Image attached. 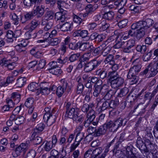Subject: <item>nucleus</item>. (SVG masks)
Returning a JSON list of instances; mask_svg holds the SVG:
<instances>
[{
    "label": "nucleus",
    "mask_w": 158,
    "mask_h": 158,
    "mask_svg": "<svg viewBox=\"0 0 158 158\" xmlns=\"http://www.w3.org/2000/svg\"><path fill=\"white\" fill-rule=\"evenodd\" d=\"M134 66L130 69L137 74L140 71L142 67L141 62L139 61V58L135 59L133 62Z\"/></svg>",
    "instance_id": "12"
},
{
    "label": "nucleus",
    "mask_w": 158,
    "mask_h": 158,
    "mask_svg": "<svg viewBox=\"0 0 158 158\" xmlns=\"http://www.w3.org/2000/svg\"><path fill=\"white\" fill-rule=\"evenodd\" d=\"M50 118H51V120L52 119H54L53 122H54L56 121V118L55 116H54L53 117L52 113H51L50 112L46 113L44 115L43 117L44 121L47 122Z\"/></svg>",
    "instance_id": "41"
},
{
    "label": "nucleus",
    "mask_w": 158,
    "mask_h": 158,
    "mask_svg": "<svg viewBox=\"0 0 158 158\" xmlns=\"http://www.w3.org/2000/svg\"><path fill=\"white\" fill-rule=\"evenodd\" d=\"M123 52L126 53H131L133 51V49L131 48V47L128 46V45L126 44L122 48Z\"/></svg>",
    "instance_id": "61"
},
{
    "label": "nucleus",
    "mask_w": 158,
    "mask_h": 158,
    "mask_svg": "<svg viewBox=\"0 0 158 158\" xmlns=\"http://www.w3.org/2000/svg\"><path fill=\"white\" fill-rule=\"evenodd\" d=\"M46 64V60L44 59H40L39 61V63L37 64L35 69H34V70L39 71L40 69L43 68L45 65Z\"/></svg>",
    "instance_id": "43"
},
{
    "label": "nucleus",
    "mask_w": 158,
    "mask_h": 158,
    "mask_svg": "<svg viewBox=\"0 0 158 158\" xmlns=\"http://www.w3.org/2000/svg\"><path fill=\"white\" fill-rule=\"evenodd\" d=\"M34 16H36L37 18L41 17L44 14L45 10L42 6H38L32 10Z\"/></svg>",
    "instance_id": "14"
},
{
    "label": "nucleus",
    "mask_w": 158,
    "mask_h": 158,
    "mask_svg": "<svg viewBox=\"0 0 158 158\" xmlns=\"http://www.w3.org/2000/svg\"><path fill=\"white\" fill-rule=\"evenodd\" d=\"M155 95L154 94H153V92L152 93L149 92H145V94L143 95V98H144V101L146 100H149V102H150Z\"/></svg>",
    "instance_id": "44"
},
{
    "label": "nucleus",
    "mask_w": 158,
    "mask_h": 158,
    "mask_svg": "<svg viewBox=\"0 0 158 158\" xmlns=\"http://www.w3.org/2000/svg\"><path fill=\"white\" fill-rule=\"evenodd\" d=\"M137 73L130 69L127 76V77L131 82V84L137 83L139 80L138 77L137 76Z\"/></svg>",
    "instance_id": "10"
},
{
    "label": "nucleus",
    "mask_w": 158,
    "mask_h": 158,
    "mask_svg": "<svg viewBox=\"0 0 158 158\" xmlns=\"http://www.w3.org/2000/svg\"><path fill=\"white\" fill-rule=\"evenodd\" d=\"M139 98L138 97H137V95L135 94H132L130 93L127 96L126 101H129V102H132V101H134L135 100Z\"/></svg>",
    "instance_id": "55"
},
{
    "label": "nucleus",
    "mask_w": 158,
    "mask_h": 158,
    "mask_svg": "<svg viewBox=\"0 0 158 158\" xmlns=\"http://www.w3.org/2000/svg\"><path fill=\"white\" fill-rule=\"evenodd\" d=\"M128 22L127 19H124L119 21L118 23V25L120 28H123L125 27Z\"/></svg>",
    "instance_id": "57"
},
{
    "label": "nucleus",
    "mask_w": 158,
    "mask_h": 158,
    "mask_svg": "<svg viewBox=\"0 0 158 158\" xmlns=\"http://www.w3.org/2000/svg\"><path fill=\"white\" fill-rule=\"evenodd\" d=\"M119 100L120 99L117 97H116L114 100H109L110 108H112L113 109H116L119 104Z\"/></svg>",
    "instance_id": "29"
},
{
    "label": "nucleus",
    "mask_w": 158,
    "mask_h": 158,
    "mask_svg": "<svg viewBox=\"0 0 158 158\" xmlns=\"http://www.w3.org/2000/svg\"><path fill=\"white\" fill-rule=\"evenodd\" d=\"M80 112L79 109L77 108H68L66 110L65 116L72 119L74 121H76L78 118Z\"/></svg>",
    "instance_id": "4"
},
{
    "label": "nucleus",
    "mask_w": 158,
    "mask_h": 158,
    "mask_svg": "<svg viewBox=\"0 0 158 158\" xmlns=\"http://www.w3.org/2000/svg\"><path fill=\"white\" fill-rule=\"evenodd\" d=\"M137 24V22L136 23H133L132 24L131 26V29L129 30L128 32V35L129 36H136V31H135V30L137 29V28H133V27H133L134 25V27H135V26Z\"/></svg>",
    "instance_id": "45"
},
{
    "label": "nucleus",
    "mask_w": 158,
    "mask_h": 158,
    "mask_svg": "<svg viewBox=\"0 0 158 158\" xmlns=\"http://www.w3.org/2000/svg\"><path fill=\"white\" fill-rule=\"evenodd\" d=\"M119 75L117 71H109L108 73L107 81L108 83L110 84L117 77H118Z\"/></svg>",
    "instance_id": "17"
},
{
    "label": "nucleus",
    "mask_w": 158,
    "mask_h": 158,
    "mask_svg": "<svg viewBox=\"0 0 158 158\" xmlns=\"http://www.w3.org/2000/svg\"><path fill=\"white\" fill-rule=\"evenodd\" d=\"M80 134V132H79L77 134L75 139V142H77V143H76V142H75L71 145L70 147L71 151H74L75 149L80 144V142L83 139V137H81L80 138V139H78L79 138L78 136Z\"/></svg>",
    "instance_id": "23"
},
{
    "label": "nucleus",
    "mask_w": 158,
    "mask_h": 158,
    "mask_svg": "<svg viewBox=\"0 0 158 158\" xmlns=\"http://www.w3.org/2000/svg\"><path fill=\"white\" fill-rule=\"evenodd\" d=\"M29 143V141H28L26 142V143H21L19 146L16 148L15 152H12L13 156L14 157H16L20 155L21 152L25 153L27 149Z\"/></svg>",
    "instance_id": "5"
},
{
    "label": "nucleus",
    "mask_w": 158,
    "mask_h": 158,
    "mask_svg": "<svg viewBox=\"0 0 158 158\" xmlns=\"http://www.w3.org/2000/svg\"><path fill=\"white\" fill-rule=\"evenodd\" d=\"M95 89L94 92H93V95L95 97H98L100 93H104V89L105 88H103L102 87H99L94 86Z\"/></svg>",
    "instance_id": "42"
},
{
    "label": "nucleus",
    "mask_w": 158,
    "mask_h": 158,
    "mask_svg": "<svg viewBox=\"0 0 158 158\" xmlns=\"http://www.w3.org/2000/svg\"><path fill=\"white\" fill-rule=\"evenodd\" d=\"M141 6H135V5H132L129 7L131 12L132 14H138L140 12L141 9Z\"/></svg>",
    "instance_id": "37"
},
{
    "label": "nucleus",
    "mask_w": 158,
    "mask_h": 158,
    "mask_svg": "<svg viewBox=\"0 0 158 158\" xmlns=\"http://www.w3.org/2000/svg\"><path fill=\"white\" fill-rule=\"evenodd\" d=\"M60 42V40H59L57 38H52L50 40V41L49 42V45L52 46L57 45Z\"/></svg>",
    "instance_id": "63"
},
{
    "label": "nucleus",
    "mask_w": 158,
    "mask_h": 158,
    "mask_svg": "<svg viewBox=\"0 0 158 158\" xmlns=\"http://www.w3.org/2000/svg\"><path fill=\"white\" fill-rule=\"evenodd\" d=\"M89 60V58L88 57L84 56V55L82 56H80L79 61L84 64V67L86 63H88Z\"/></svg>",
    "instance_id": "58"
},
{
    "label": "nucleus",
    "mask_w": 158,
    "mask_h": 158,
    "mask_svg": "<svg viewBox=\"0 0 158 158\" xmlns=\"http://www.w3.org/2000/svg\"><path fill=\"white\" fill-rule=\"evenodd\" d=\"M102 152V148L101 147H99L93 150L94 158H105L106 154L101 153Z\"/></svg>",
    "instance_id": "18"
},
{
    "label": "nucleus",
    "mask_w": 158,
    "mask_h": 158,
    "mask_svg": "<svg viewBox=\"0 0 158 158\" xmlns=\"http://www.w3.org/2000/svg\"><path fill=\"white\" fill-rule=\"evenodd\" d=\"M34 100L33 98H28L25 101V105L27 107L33 106Z\"/></svg>",
    "instance_id": "50"
},
{
    "label": "nucleus",
    "mask_w": 158,
    "mask_h": 158,
    "mask_svg": "<svg viewBox=\"0 0 158 158\" xmlns=\"http://www.w3.org/2000/svg\"><path fill=\"white\" fill-rule=\"evenodd\" d=\"M149 22H146L143 19V20L137 22V24L135 27L133 26V28H137V32L136 33V37L137 40H139L143 38L147 33H149L150 30L148 29Z\"/></svg>",
    "instance_id": "1"
},
{
    "label": "nucleus",
    "mask_w": 158,
    "mask_h": 158,
    "mask_svg": "<svg viewBox=\"0 0 158 158\" xmlns=\"http://www.w3.org/2000/svg\"><path fill=\"white\" fill-rule=\"evenodd\" d=\"M72 24L69 22H66L62 25H59L57 28L62 31H70L72 30Z\"/></svg>",
    "instance_id": "19"
},
{
    "label": "nucleus",
    "mask_w": 158,
    "mask_h": 158,
    "mask_svg": "<svg viewBox=\"0 0 158 158\" xmlns=\"http://www.w3.org/2000/svg\"><path fill=\"white\" fill-rule=\"evenodd\" d=\"M65 91V89L59 86L56 88V93L58 97L59 98L61 97Z\"/></svg>",
    "instance_id": "56"
},
{
    "label": "nucleus",
    "mask_w": 158,
    "mask_h": 158,
    "mask_svg": "<svg viewBox=\"0 0 158 158\" xmlns=\"http://www.w3.org/2000/svg\"><path fill=\"white\" fill-rule=\"evenodd\" d=\"M106 36L103 34H99L96 32L93 33L90 35L89 39L91 40H94L95 43L99 44L104 41L106 39Z\"/></svg>",
    "instance_id": "6"
},
{
    "label": "nucleus",
    "mask_w": 158,
    "mask_h": 158,
    "mask_svg": "<svg viewBox=\"0 0 158 158\" xmlns=\"http://www.w3.org/2000/svg\"><path fill=\"white\" fill-rule=\"evenodd\" d=\"M27 81V79L25 77H19L17 79L15 85L17 87L21 88L26 84Z\"/></svg>",
    "instance_id": "25"
},
{
    "label": "nucleus",
    "mask_w": 158,
    "mask_h": 158,
    "mask_svg": "<svg viewBox=\"0 0 158 158\" xmlns=\"http://www.w3.org/2000/svg\"><path fill=\"white\" fill-rule=\"evenodd\" d=\"M109 100H105L103 102L101 106L100 107V111H104L105 110L109 109L110 108V106Z\"/></svg>",
    "instance_id": "39"
},
{
    "label": "nucleus",
    "mask_w": 158,
    "mask_h": 158,
    "mask_svg": "<svg viewBox=\"0 0 158 158\" xmlns=\"http://www.w3.org/2000/svg\"><path fill=\"white\" fill-rule=\"evenodd\" d=\"M2 65L5 67L7 68L9 70H13L16 66L15 62H11L10 60H6V58H3L1 60Z\"/></svg>",
    "instance_id": "13"
},
{
    "label": "nucleus",
    "mask_w": 158,
    "mask_h": 158,
    "mask_svg": "<svg viewBox=\"0 0 158 158\" xmlns=\"http://www.w3.org/2000/svg\"><path fill=\"white\" fill-rule=\"evenodd\" d=\"M60 86L66 90L67 93H69L71 90V87L68 85V81L65 78L61 79L60 80Z\"/></svg>",
    "instance_id": "20"
},
{
    "label": "nucleus",
    "mask_w": 158,
    "mask_h": 158,
    "mask_svg": "<svg viewBox=\"0 0 158 158\" xmlns=\"http://www.w3.org/2000/svg\"><path fill=\"white\" fill-rule=\"evenodd\" d=\"M149 69V76L153 77L155 76L158 73V68L154 64L151 66L148 65Z\"/></svg>",
    "instance_id": "26"
},
{
    "label": "nucleus",
    "mask_w": 158,
    "mask_h": 158,
    "mask_svg": "<svg viewBox=\"0 0 158 158\" xmlns=\"http://www.w3.org/2000/svg\"><path fill=\"white\" fill-rule=\"evenodd\" d=\"M93 150L89 149L85 153L84 157L85 158H94Z\"/></svg>",
    "instance_id": "64"
},
{
    "label": "nucleus",
    "mask_w": 158,
    "mask_h": 158,
    "mask_svg": "<svg viewBox=\"0 0 158 158\" xmlns=\"http://www.w3.org/2000/svg\"><path fill=\"white\" fill-rule=\"evenodd\" d=\"M144 20L145 23L147 22H149L148 24H149L148 26V29L151 27H152L153 28H154L155 30V31H156L157 29L158 28V21L155 22L154 20L151 19L147 18L146 19H144Z\"/></svg>",
    "instance_id": "24"
},
{
    "label": "nucleus",
    "mask_w": 158,
    "mask_h": 158,
    "mask_svg": "<svg viewBox=\"0 0 158 158\" xmlns=\"http://www.w3.org/2000/svg\"><path fill=\"white\" fill-rule=\"evenodd\" d=\"M114 56L112 54L108 55L105 58L104 62L105 63H109L110 64H112L114 63L113 60Z\"/></svg>",
    "instance_id": "52"
},
{
    "label": "nucleus",
    "mask_w": 158,
    "mask_h": 158,
    "mask_svg": "<svg viewBox=\"0 0 158 158\" xmlns=\"http://www.w3.org/2000/svg\"><path fill=\"white\" fill-rule=\"evenodd\" d=\"M124 79L119 77L116 78V79L111 83L110 85L112 88H114L115 87H119L122 85L124 83Z\"/></svg>",
    "instance_id": "15"
},
{
    "label": "nucleus",
    "mask_w": 158,
    "mask_h": 158,
    "mask_svg": "<svg viewBox=\"0 0 158 158\" xmlns=\"http://www.w3.org/2000/svg\"><path fill=\"white\" fill-rule=\"evenodd\" d=\"M33 12L31 11V12H27L24 14L23 16L20 15V19L22 23H23L27 21L30 20L35 17Z\"/></svg>",
    "instance_id": "16"
},
{
    "label": "nucleus",
    "mask_w": 158,
    "mask_h": 158,
    "mask_svg": "<svg viewBox=\"0 0 158 158\" xmlns=\"http://www.w3.org/2000/svg\"><path fill=\"white\" fill-rule=\"evenodd\" d=\"M91 44L88 42L82 43L80 41L79 49L81 51H86L88 52Z\"/></svg>",
    "instance_id": "28"
},
{
    "label": "nucleus",
    "mask_w": 158,
    "mask_h": 158,
    "mask_svg": "<svg viewBox=\"0 0 158 158\" xmlns=\"http://www.w3.org/2000/svg\"><path fill=\"white\" fill-rule=\"evenodd\" d=\"M80 56L79 53L73 54L69 55V60L70 63H74L78 61Z\"/></svg>",
    "instance_id": "32"
},
{
    "label": "nucleus",
    "mask_w": 158,
    "mask_h": 158,
    "mask_svg": "<svg viewBox=\"0 0 158 158\" xmlns=\"http://www.w3.org/2000/svg\"><path fill=\"white\" fill-rule=\"evenodd\" d=\"M135 48L137 52H140L141 54L144 53L146 51L147 49L146 45H138L135 47Z\"/></svg>",
    "instance_id": "47"
},
{
    "label": "nucleus",
    "mask_w": 158,
    "mask_h": 158,
    "mask_svg": "<svg viewBox=\"0 0 158 158\" xmlns=\"http://www.w3.org/2000/svg\"><path fill=\"white\" fill-rule=\"evenodd\" d=\"M43 129H34V131L32 134L31 140L35 144L37 145L40 144L42 142L43 139L42 137L37 136H36L37 134L41 132Z\"/></svg>",
    "instance_id": "7"
},
{
    "label": "nucleus",
    "mask_w": 158,
    "mask_h": 158,
    "mask_svg": "<svg viewBox=\"0 0 158 158\" xmlns=\"http://www.w3.org/2000/svg\"><path fill=\"white\" fill-rule=\"evenodd\" d=\"M153 53V50H148L147 52L144 53L143 56V60L144 61H148L149 60L152 56Z\"/></svg>",
    "instance_id": "34"
},
{
    "label": "nucleus",
    "mask_w": 158,
    "mask_h": 158,
    "mask_svg": "<svg viewBox=\"0 0 158 158\" xmlns=\"http://www.w3.org/2000/svg\"><path fill=\"white\" fill-rule=\"evenodd\" d=\"M102 62V60H97V58H95L86 63L84 67V70L86 73L89 72L96 69Z\"/></svg>",
    "instance_id": "3"
},
{
    "label": "nucleus",
    "mask_w": 158,
    "mask_h": 158,
    "mask_svg": "<svg viewBox=\"0 0 158 158\" xmlns=\"http://www.w3.org/2000/svg\"><path fill=\"white\" fill-rule=\"evenodd\" d=\"M46 143L44 146V150L46 152L49 151L52 148L53 145L51 141H45Z\"/></svg>",
    "instance_id": "54"
},
{
    "label": "nucleus",
    "mask_w": 158,
    "mask_h": 158,
    "mask_svg": "<svg viewBox=\"0 0 158 158\" xmlns=\"http://www.w3.org/2000/svg\"><path fill=\"white\" fill-rule=\"evenodd\" d=\"M108 72L105 69H99L96 72V74L99 76V77L102 79L105 78L107 79Z\"/></svg>",
    "instance_id": "21"
},
{
    "label": "nucleus",
    "mask_w": 158,
    "mask_h": 158,
    "mask_svg": "<svg viewBox=\"0 0 158 158\" xmlns=\"http://www.w3.org/2000/svg\"><path fill=\"white\" fill-rule=\"evenodd\" d=\"M37 42L40 43V45L43 48H45L49 45V42L47 39L39 40Z\"/></svg>",
    "instance_id": "62"
},
{
    "label": "nucleus",
    "mask_w": 158,
    "mask_h": 158,
    "mask_svg": "<svg viewBox=\"0 0 158 158\" xmlns=\"http://www.w3.org/2000/svg\"><path fill=\"white\" fill-rule=\"evenodd\" d=\"M115 14L114 12L110 11L107 12L105 13L103 15V18L108 20L112 21L114 19Z\"/></svg>",
    "instance_id": "27"
},
{
    "label": "nucleus",
    "mask_w": 158,
    "mask_h": 158,
    "mask_svg": "<svg viewBox=\"0 0 158 158\" xmlns=\"http://www.w3.org/2000/svg\"><path fill=\"white\" fill-rule=\"evenodd\" d=\"M15 79L13 76H10L7 77L6 81H2V86H6L10 83H12L13 81H14Z\"/></svg>",
    "instance_id": "48"
},
{
    "label": "nucleus",
    "mask_w": 158,
    "mask_h": 158,
    "mask_svg": "<svg viewBox=\"0 0 158 158\" xmlns=\"http://www.w3.org/2000/svg\"><path fill=\"white\" fill-rule=\"evenodd\" d=\"M96 130L95 132L93 135L95 136H98L104 134L106 131V129H99Z\"/></svg>",
    "instance_id": "59"
},
{
    "label": "nucleus",
    "mask_w": 158,
    "mask_h": 158,
    "mask_svg": "<svg viewBox=\"0 0 158 158\" xmlns=\"http://www.w3.org/2000/svg\"><path fill=\"white\" fill-rule=\"evenodd\" d=\"M124 120L121 118L116 120L115 121L111 120L107 121L105 123L102 125V126L104 128H110L114 127L115 128H118L122 126H124L126 123V121H125L124 124H123V122Z\"/></svg>",
    "instance_id": "2"
},
{
    "label": "nucleus",
    "mask_w": 158,
    "mask_h": 158,
    "mask_svg": "<svg viewBox=\"0 0 158 158\" xmlns=\"http://www.w3.org/2000/svg\"><path fill=\"white\" fill-rule=\"evenodd\" d=\"M6 36L7 37L6 40L7 42H13V37L15 38L17 37V35H16L14 33L13 31L11 30H8L7 31Z\"/></svg>",
    "instance_id": "30"
},
{
    "label": "nucleus",
    "mask_w": 158,
    "mask_h": 158,
    "mask_svg": "<svg viewBox=\"0 0 158 158\" xmlns=\"http://www.w3.org/2000/svg\"><path fill=\"white\" fill-rule=\"evenodd\" d=\"M25 118L23 116L16 117L15 120V123L17 125H20L23 123L24 122Z\"/></svg>",
    "instance_id": "60"
},
{
    "label": "nucleus",
    "mask_w": 158,
    "mask_h": 158,
    "mask_svg": "<svg viewBox=\"0 0 158 158\" xmlns=\"http://www.w3.org/2000/svg\"><path fill=\"white\" fill-rule=\"evenodd\" d=\"M48 70L50 73L56 75L58 76L62 73V70L58 66L53 68L49 69Z\"/></svg>",
    "instance_id": "35"
},
{
    "label": "nucleus",
    "mask_w": 158,
    "mask_h": 158,
    "mask_svg": "<svg viewBox=\"0 0 158 158\" xmlns=\"http://www.w3.org/2000/svg\"><path fill=\"white\" fill-rule=\"evenodd\" d=\"M149 103L144 104L143 103H140L136 106L134 107L132 113L137 112L139 114H144L146 111V108L148 106Z\"/></svg>",
    "instance_id": "8"
},
{
    "label": "nucleus",
    "mask_w": 158,
    "mask_h": 158,
    "mask_svg": "<svg viewBox=\"0 0 158 158\" xmlns=\"http://www.w3.org/2000/svg\"><path fill=\"white\" fill-rule=\"evenodd\" d=\"M129 92V89H128L125 87L120 90L119 92L118 93L116 97L119 99H121L122 97L126 96Z\"/></svg>",
    "instance_id": "31"
},
{
    "label": "nucleus",
    "mask_w": 158,
    "mask_h": 158,
    "mask_svg": "<svg viewBox=\"0 0 158 158\" xmlns=\"http://www.w3.org/2000/svg\"><path fill=\"white\" fill-rule=\"evenodd\" d=\"M31 25L29 31H32L40 24V22L38 20L34 19L31 21Z\"/></svg>",
    "instance_id": "49"
},
{
    "label": "nucleus",
    "mask_w": 158,
    "mask_h": 158,
    "mask_svg": "<svg viewBox=\"0 0 158 158\" xmlns=\"http://www.w3.org/2000/svg\"><path fill=\"white\" fill-rule=\"evenodd\" d=\"M56 3L57 5V7L60 9V11L64 10L63 8L64 7L66 4V2L63 0H56Z\"/></svg>",
    "instance_id": "51"
},
{
    "label": "nucleus",
    "mask_w": 158,
    "mask_h": 158,
    "mask_svg": "<svg viewBox=\"0 0 158 158\" xmlns=\"http://www.w3.org/2000/svg\"><path fill=\"white\" fill-rule=\"evenodd\" d=\"M49 83L46 82H41L40 84L38 92L39 93H43L48 94L49 91H48Z\"/></svg>",
    "instance_id": "11"
},
{
    "label": "nucleus",
    "mask_w": 158,
    "mask_h": 158,
    "mask_svg": "<svg viewBox=\"0 0 158 158\" xmlns=\"http://www.w3.org/2000/svg\"><path fill=\"white\" fill-rule=\"evenodd\" d=\"M104 93L105 94L103 98L105 100H110V98L112 97V94L110 93L112 91L111 89H109L108 88L105 89Z\"/></svg>",
    "instance_id": "38"
},
{
    "label": "nucleus",
    "mask_w": 158,
    "mask_h": 158,
    "mask_svg": "<svg viewBox=\"0 0 158 158\" xmlns=\"http://www.w3.org/2000/svg\"><path fill=\"white\" fill-rule=\"evenodd\" d=\"M88 34V32L86 30H78L76 31L73 33L74 36H80L82 38L87 37Z\"/></svg>",
    "instance_id": "22"
},
{
    "label": "nucleus",
    "mask_w": 158,
    "mask_h": 158,
    "mask_svg": "<svg viewBox=\"0 0 158 158\" xmlns=\"http://www.w3.org/2000/svg\"><path fill=\"white\" fill-rule=\"evenodd\" d=\"M39 86L38 83L35 82H31L28 86V89L29 90L34 92L39 89Z\"/></svg>",
    "instance_id": "40"
},
{
    "label": "nucleus",
    "mask_w": 158,
    "mask_h": 158,
    "mask_svg": "<svg viewBox=\"0 0 158 158\" xmlns=\"http://www.w3.org/2000/svg\"><path fill=\"white\" fill-rule=\"evenodd\" d=\"M80 43V41L70 43L69 44V47L72 50H77L79 49Z\"/></svg>",
    "instance_id": "46"
},
{
    "label": "nucleus",
    "mask_w": 158,
    "mask_h": 158,
    "mask_svg": "<svg viewBox=\"0 0 158 158\" xmlns=\"http://www.w3.org/2000/svg\"><path fill=\"white\" fill-rule=\"evenodd\" d=\"M55 14L52 10L47 11L46 12L44 16V19L46 21H49L53 19L55 17Z\"/></svg>",
    "instance_id": "33"
},
{
    "label": "nucleus",
    "mask_w": 158,
    "mask_h": 158,
    "mask_svg": "<svg viewBox=\"0 0 158 158\" xmlns=\"http://www.w3.org/2000/svg\"><path fill=\"white\" fill-rule=\"evenodd\" d=\"M147 144H144L140 138H138L136 142L137 147L141 151V152H148L151 150L148 149V147H147Z\"/></svg>",
    "instance_id": "9"
},
{
    "label": "nucleus",
    "mask_w": 158,
    "mask_h": 158,
    "mask_svg": "<svg viewBox=\"0 0 158 158\" xmlns=\"http://www.w3.org/2000/svg\"><path fill=\"white\" fill-rule=\"evenodd\" d=\"M36 155V152L34 150H30L25 155L24 158H34Z\"/></svg>",
    "instance_id": "53"
},
{
    "label": "nucleus",
    "mask_w": 158,
    "mask_h": 158,
    "mask_svg": "<svg viewBox=\"0 0 158 158\" xmlns=\"http://www.w3.org/2000/svg\"><path fill=\"white\" fill-rule=\"evenodd\" d=\"M21 96V94L18 92H13L11 94L10 98L17 104L20 101Z\"/></svg>",
    "instance_id": "36"
}]
</instances>
